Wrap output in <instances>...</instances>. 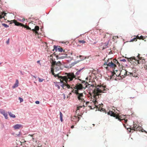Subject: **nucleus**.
Returning a JSON list of instances; mask_svg holds the SVG:
<instances>
[{
	"mask_svg": "<svg viewBox=\"0 0 147 147\" xmlns=\"http://www.w3.org/2000/svg\"><path fill=\"white\" fill-rule=\"evenodd\" d=\"M142 127L138 125V122H134L133 127L131 128V130H134L135 131H140L141 130Z\"/></svg>",
	"mask_w": 147,
	"mask_h": 147,
	"instance_id": "6e6552de",
	"label": "nucleus"
},
{
	"mask_svg": "<svg viewBox=\"0 0 147 147\" xmlns=\"http://www.w3.org/2000/svg\"><path fill=\"white\" fill-rule=\"evenodd\" d=\"M65 43L66 44H67L69 43V42H68L67 41V42H62V43Z\"/></svg>",
	"mask_w": 147,
	"mask_h": 147,
	"instance_id": "72a5a7b5",
	"label": "nucleus"
},
{
	"mask_svg": "<svg viewBox=\"0 0 147 147\" xmlns=\"http://www.w3.org/2000/svg\"><path fill=\"white\" fill-rule=\"evenodd\" d=\"M80 57H82V56H81V55H80Z\"/></svg>",
	"mask_w": 147,
	"mask_h": 147,
	"instance_id": "a19ab883",
	"label": "nucleus"
},
{
	"mask_svg": "<svg viewBox=\"0 0 147 147\" xmlns=\"http://www.w3.org/2000/svg\"><path fill=\"white\" fill-rule=\"evenodd\" d=\"M19 99L20 100V102H22L23 101V99L20 97L19 98Z\"/></svg>",
	"mask_w": 147,
	"mask_h": 147,
	"instance_id": "bb28decb",
	"label": "nucleus"
},
{
	"mask_svg": "<svg viewBox=\"0 0 147 147\" xmlns=\"http://www.w3.org/2000/svg\"><path fill=\"white\" fill-rule=\"evenodd\" d=\"M63 147H64V146H63Z\"/></svg>",
	"mask_w": 147,
	"mask_h": 147,
	"instance_id": "c03bdc74",
	"label": "nucleus"
},
{
	"mask_svg": "<svg viewBox=\"0 0 147 147\" xmlns=\"http://www.w3.org/2000/svg\"><path fill=\"white\" fill-rule=\"evenodd\" d=\"M144 38H144V36H141L140 37V39H142V40H144Z\"/></svg>",
	"mask_w": 147,
	"mask_h": 147,
	"instance_id": "a878e982",
	"label": "nucleus"
},
{
	"mask_svg": "<svg viewBox=\"0 0 147 147\" xmlns=\"http://www.w3.org/2000/svg\"><path fill=\"white\" fill-rule=\"evenodd\" d=\"M22 127V125L20 124H16L13 126L15 129H19Z\"/></svg>",
	"mask_w": 147,
	"mask_h": 147,
	"instance_id": "9d476101",
	"label": "nucleus"
},
{
	"mask_svg": "<svg viewBox=\"0 0 147 147\" xmlns=\"http://www.w3.org/2000/svg\"><path fill=\"white\" fill-rule=\"evenodd\" d=\"M23 147H26V146H25V147L24 146Z\"/></svg>",
	"mask_w": 147,
	"mask_h": 147,
	"instance_id": "37998d69",
	"label": "nucleus"
},
{
	"mask_svg": "<svg viewBox=\"0 0 147 147\" xmlns=\"http://www.w3.org/2000/svg\"><path fill=\"white\" fill-rule=\"evenodd\" d=\"M1 64V63H0V65Z\"/></svg>",
	"mask_w": 147,
	"mask_h": 147,
	"instance_id": "79ce46f5",
	"label": "nucleus"
},
{
	"mask_svg": "<svg viewBox=\"0 0 147 147\" xmlns=\"http://www.w3.org/2000/svg\"><path fill=\"white\" fill-rule=\"evenodd\" d=\"M136 38L135 37L133 39H132L131 40L130 42H133L134 41H136Z\"/></svg>",
	"mask_w": 147,
	"mask_h": 147,
	"instance_id": "5701e85b",
	"label": "nucleus"
},
{
	"mask_svg": "<svg viewBox=\"0 0 147 147\" xmlns=\"http://www.w3.org/2000/svg\"><path fill=\"white\" fill-rule=\"evenodd\" d=\"M113 62L116 64L118 65H119V63L118 62V61H117L116 59H114L113 61Z\"/></svg>",
	"mask_w": 147,
	"mask_h": 147,
	"instance_id": "a211bd4d",
	"label": "nucleus"
},
{
	"mask_svg": "<svg viewBox=\"0 0 147 147\" xmlns=\"http://www.w3.org/2000/svg\"><path fill=\"white\" fill-rule=\"evenodd\" d=\"M58 88H59V89L60 88V86L58 85H55Z\"/></svg>",
	"mask_w": 147,
	"mask_h": 147,
	"instance_id": "f704fd0d",
	"label": "nucleus"
},
{
	"mask_svg": "<svg viewBox=\"0 0 147 147\" xmlns=\"http://www.w3.org/2000/svg\"><path fill=\"white\" fill-rule=\"evenodd\" d=\"M1 15L0 13V19L2 18H4V16H6V13H5L4 12H3L1 13Z\"/></svg>",
	"mask_w": 147,
	"mask_h": 147,
	"instance_id": "dca6fc26",
	"label": "nucleus"
},
{
	"mask_svg": "<svg viewBox=\"0 0 147 147\" xmlns=\"http://www.w3.org/2000/svg\"><path fill=\"white\" fill-rule=\"evenodd\" d=\"M108 114L110 115L111 116L115 117L116 119H118V120L120 121H121L122 120H124V122L126 123L127 121V119H122L121 116L119 115V113L116 114L113 111H110L108 113Z\"/></svg>",
	"mask_w": 147,
	"mask_h": 147,
	"instance_id": "423d86ee",
	"label": "nucleus"
},
{
	"mask_svg": "<svg viewBox=\"0 0 147 147\" xmlns=\"http://www.w3.org/2000/svg\"><path fill=\"white\" fill-rule=\"evenodd\" d=\"M55 50L56 51L58 50L60 52H62L63 50V49L60 47H56V46H54V49L53 50Z\"/></svg>",
	"mask_w": 147,
	"mask_h": 147,
	"instance_id": "f8f14e48",
	"label": "nucleus"
},
{
	"mask_svg": "<svg viewBox=\"0 0 147 147\" xmlns=\"http://www.w3.org/2000/svg\"><path fill=\"white\" fill-rule=\"evenodd\" d=\"M109 90L106 86L102 85H98L95 87L94 90L92 91V95H91V100L93 103L94 106L97 108L100 109V104L98 105V102L97 99L99 98V95H101L102 93H106Z\"/></svg>",
	"mask_w": 147,
	"mask_h": 147,
	"instance_id": "f03ea898",
	"label": "nucleus"
},
{
	"mask_svg": "<svg viewBox=\"0 0 147 147\" xmlns=\"http://www.w3.org/2000/svg\"><path fill=\"white\" fill-rule=\"evenodd\" d=\"M104 65H107L113 68H115L116 66V64L113 62V61H111V59H108L106 62L105 61Z\"/></svg>",
	"mask_w": 147,
	"mask_h": 147,
	"instance_id": "0eeeda50",
	"label": "nucleus"
},
{
	"mask_svg": "<svg viewBox=\"0 0 147 147\" xmlns=\"http://www.w3.org/2000/svg\"><path fill=\"white\" fill-rule=\"evenodd\" d=\"M59 113H60V120L61 122H62L63 121L62 117H63V114L61 112H60Z\"/></svg>",
	"mask_w": 147,
	"mask_h": 147,
	"instance_id": "6ab92c4d",
	"label": "nucleus"
},
{
	"mask_svg": "<svg viewBox=\"0 0 147 147\" xmlns=\"http://www.w3.org/2000/svg\"><path fill=\"white\" fill-rule=\"evenodd\" d=\"M82 106H80L78 107H77V110H79L81 108H82Z\"/></svg>",
	"mask_w": 147,
	"mask_h": 147,
	"instance_id": "cd10ccee",
	"label": "nucleus"
},
{
	"mask_svg": "<svg viewBox=\"0 0 147 147\" xmlns=\"http://www.w3.org/2000/svg\"><path fill=\"white\" fill-rule=\"evenodd\" d=\"M53 56H55L57 58V59H63L66 58L67 57L66 56L59 57L58 55H56L55 52H54L53 54L50 55V57L51 61V72L52 74L54 75L55 77H58L59 79H60V82L63 83V84L61 86L63 89H65V87L68 88H70V86L67 83L68 81H70L73 80V78H75L76 76H78L81 74L80 72L82 69H80L78 70L76 74V76L74 75V73H66V76H59V73L58 72L61 70V67L62 64L61 62L58 61L56 62L55 59L53 58Z\"/></svg>",
	"mask_w": 147,
	"mask_h": 147,
	"instance_id": "f257e3e1",
	"label": "nucleus"
},
{
	"mask_svg": "<svg viewBox=\"0 0 147 147\" xmlns=\"http://www.w3.org/2000/svg\"><path fill=\"white\" fill-rule=\"evenodd\" d=\"M8 113L9 114V116L11 117H12L13 118H15L16 117V116L15 115L13 114L12 113H11V112H9Z\"/></svg>",
	"mask_w": 147,
	"mask_h": 147,
	"instance_id": "f3484780",
	"label": "nucleus"
},
{
	"mask_svg": "<svg viewBox=\"0 0 147 147\" xmlns=\"http://www.w3.org/2000/svg\"><path fill=\"white\" fill-rule=\"evenodd\" d=\"M89 103V102H86V105H87Z\"/></svg>",
	"mask_w": 147,
	"mask_h": 147,
	"instance_id": "e433bc0d",
	"label": "nucleus"
},
{
	"mask_svg": "<svg viewBox=\"0 0 147 147\" xmlns=\"http://www.w3.org/2000/svg\"><path fill=\"white\" fill-rule=\"evenodd\" d=\"M136 39L137 40V39H140V37L138 36V35H137L136 37Z\"/></svg>",
	"mask_w": 147,
	"mask_h": 147,
	"instance_id": "2f4dec72",
	"label": "nucleus"
},
{
	"mask_svg": "<svg viewBox=\"0 0 147 147\" xmlns=\"http://www.w3.org/2000/svg\"><path fill=\"white\" fill-rule=\"evenodd\" d=\"M19 84V82L18 80H16L15 83L14 84L13 86H12L13 88H14L18 86Z\"/></svg>",
	"mask_w": 147,
	"mask_h": 147,
	"instance_id": "2eb2a0df",
	"label": "nucleus"
},
{
	"mask_svg": "<svg viewBox=\"0 0 147 147\" xmlns=\"http://www.w3.org/2000/svg\"><path fill=\"white\" fill-rule=\"evenodd\" d=\"M2 25L6 28H7L9 27V26L7 25V24H2Z\"/></svg>",
	"mask_w": 147,
	"mask_h": 147,
	"instance_id": "b1692460",
	"label": "nucleus"
},
{
	"mask_svg": "<svg viewBox=\"0 0 147 147\" xmlns=\"http://www.w3.org/2000/svg\"><path fill=\"white\" fill-rule=\"evenodd\" d=\"M37 63H40V61H37Z\"/></svg>",
	"mask_w": 147,
	"mask_h": 147,
	"instance_id": "58836bf2",
	"label": "nucleus"
},
{
	"mask_svg": "<svg viewBox=\"0 0 147 147\" xmlns=\"http://www.w3.org/2000/svg\"><path fill=\"white\" fill-rule=\"evenodd\" d=\"M29 136H31V137H32V136H33V135H30V134H29Z\"/></svg>",
	"mask_w": 147,
	"mask_h": 147,
	"instance_id": "4c0bfd02",
	"label": "nucleus"
},
{
	"mask_svg": "<svg viewBox=\"0 0 147 147\" xmlns=\"http://www.w3.org/2000/svg\"><path fill=\"white\" fill-rule=\"evenodd\" d=\"M0 112L3 115L5 119H7L8 118L7 114L5 112L4 110H1Z\"/></svg>",
	"mask_w": 147,
	"mask_h": 147,
	"instance_id": "ddd939ff",
	"label": "nucleus"
},
{
	"mask_svg": "<svg viewBox=\"0 0 147 147\" xmlns=\"http://www.w3.org/2000/svg\"><path fill=\"white\" fill-rule=\"evenodd\" d=\"M106 48V47H105V48L103 47V49H105Z\"/></svg>",
	"mask_w": 147,
	"mask_h": 147,
	"instance_id": "ea45409f",
	"label": "nucleus"
},
{
	"mask_svg": "<svg viewBox=\"0 0 147 147\" xmlns=\"http://www.w3.org/2000/svg\"><path fill=\"white\" fill-rule=\"evenodd\" d=\"M81 84L83 86V88L84 89L87 87L88 85H89L88 83L84 80L82 81Z\"/></svg>",
	"mask_w": 147,
	"mask_h": 147,
	"instance_id": "1a4fd4ad",
	"label": "nucleus"
},
{
	"mask_svg": "<svg viewBox=\"0 0 147 147\" xmlns=\"http://www.w3.org/2000/svg\"><path fill=\"white\" fill-rule=\"evenodd\" d=\"M144 67L146 69H147V62H146L144 64Z\"/></svg>",
	"mask_w": 147,
	"mask_h": 147,
	"instance_id": "4be33fe9",
	"label": "nucleus"
},
{
	"mask_svg": "<svg viewBox=\"0 0 147 147\" xmlns=\"http://www.w3.org/2000/svg\"><path fill=\"white\" fill-rule=\"evenodd\" d=\"M74 125H73L71 126V128H72V129H73V128H74Z\"/></svg>",
	"mask_w": 147,
	"mask_h": 147,
	"instance_id": "c9c22d12",
	"label": "nucleus"
},
{
	"mask_svg": "<svg viewBox=\"0 0 147 147\" xmlns=\"http://www.w3.org/2000/svg\"><path fill=\"white\" fill-rule=\"evenodd\" d=\"M9 39H8V40L6 41V43L7 44H9Z\"/></svg>",
	"mask_w": 147,
	"mask_h": 147,
	"instance_id": "473e14b6",
	"label": "nucleus"
},
{
	"mask_svg": "<svg viewBox=\"0 0 147 147\" xmlns=\"http://www.w3.org/2000/svg\"><path fill=\"white\" fill-rule=\"evenodd\" d=\"M38 80H39V81L40 82H42L44 80V79H40V78H38Z\"/></svg>",
	"mask_w": 147,
	"mask_h": 147,
	"instance_id": "393cba45",
	"label": "nucleus"
},
{
	"mask_svg": "<svg viewBox=\"0 0 147 147\" xmlns=\"http://www.w3.org/2000/svg\"><path fill=\"white\" fill-rule=\"evenodd\" d=\"M140 54H138V55L137 56L138 58V60L136 59V58L134 57H133L128 58V61L130 62L131 63H132V62H134L135 63L134 64V65H137L138 64H144L146 61L144 59H142V57H140Z\"/></svg>",
	"mask_w": 147,
	"mask_h": 147,
	"instance_id": "20e7f679",
	"label": "nucleus"
},
{
	"mask_svg": "<svg viewBox=\"0 0 147 147\" xmlns=\"http://www.w3.org/2000/svg\"><path fill=\"white\" fill-rule=\"evenodd\" d=\"M78 96V98L79 100H80L82 102H85L84 99L83 98V96L82 93H80Z\"/></svg>",
	"mask_w": 147,
	"mask_h": 147,
	"instance_id": "9b49d317",
	"label": "nucleus"
},
{
	"mask_svg": "<svg viewBox=\"0 0 147 147\" xmlns=\"http://www.w3.org/2000/svg\"><path fill=\"white\" fill-rule=\"evenodd\" d=\"M13 21L16 26H23L24 28H26V29L28 30H30L32 31L33 33H35V34H38V31L39 30V27L38 26H36L34 28L31 29V28L28 26L22 24L18 22L16 20H13Z\"/></svg>",
	"mask_w": 147,
	"mask_h": 147,
	"instance_id": "39448f33",
	"label": "nucleus"
},
{
	"mask_svg": "<svg viewBox=\"0 0 147 147\" xmlns=\"http://www.w3.org/2000/svg\"><path fill=\"white\" fill-rule=\"evenodd\" d=\"M39 102L38 101H36L35 102V103L36 104H39Z\"/></svg>",
	"mask_w": 147,
	"mask_h": 147,
	"instance_id": "7c9ffc66",
	"label": "nucleus"
},
{
	"mask_svg": "<svg viewBox=\"0 0 147 147\" xmlns=\"http://www.w3.org/2000/svg\"><path fill=\"white\" fill-rule=\"evenodd\" d=\"M118 37L117 36H113V39H115L116 38H118Z\"/></svg>",
	"mask_w": 147,
	"mask_h": 147,
	"instance_id": "c85d7f7f",
	"label": "nucleus"
},
{
	"mask_svg": "<svg viewBox=\"0 0 147 147\" xmlns=\"http://www.w3.org/2000/svg\"><path fill=\"white\" fill-rule=\"evenodd\" d=\"M78 90H75V91H74V93L75 94H76L78 96L79 94H80V93H78Z\"/></svg>",
	"mask_w": 147,
	"mask_h": 147,
	"instance_id": "412c9836",
	"label": "nucleus"
},
{
	"mask_svg": "<svg viewBox=\"0 0 147 147\" xmlns=\"http://www.w3.org/2000/svg\"><path fill=\"white\" fill-rule=\"evenodd\" d=\"M76 88L77 90H81L83 88V86H82L81 84H77L76 85Z\"/></svg>",
	"mask_w": 147,
	"mask_h": 147,
	"instance_id": "4468645a",
	"label": "nucleus"
},
{
	"mask_svg": "<svg viewBox=\"0 0 147 147\" xmlns=\"http://www.w3.org/2000/svg\"><path fill=\"white\" fill-rule=\"evenodd\" d=\"M121 61L123 62H125L126 61V60L125 59H123L121 60Z\"/></svg>",
	"mask_w": 147,
	"mask_h": 147,
	"instance_id": "c756f323",
	"label": "nucleus"
},
{
	"mask_svg": "<svg viewBox=\"0 0 147 147\" xmlns=\"http://www.w3.org/2000/svg\"><path fill=\"white\" fill-rule=\"evenodd\" d=\"M119 71L120 73L118 74H116L115 73H112V75H111L110 76L111 79H115V78H114V77H115V75L117 76H120L121 78H123L125 77V76H126L127 75L128 76L129 75H131V76H132L134 77L135 76L133 75V73H132L128 72L126 70L123 68H122L121 71Z\"/></svg>",
	"mask_w": 147,
	"mask_h": 147,
	"instance_id": "7ed1b4c3",
	"label": "nucleus"
},
{
	"mask_svg": "<svg viewBox=\"0 0 147 147\" xmlns=\"http://www.w3.org/2000/svg\"><path fill=\"white\" fill-rule=\"evenodd\" d=\"M78 42L80 43L84 44L86 42L84 40H79Z\"/></svg>",
	"mask_w": 147,
	"mask_h": 147,
	"instance_id": "aec40b11",
	"label": "nucleus"
}]
</instances>
